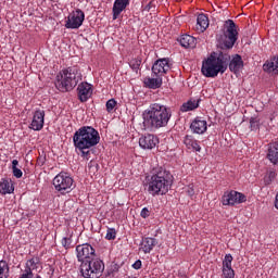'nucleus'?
Wrapping results in <instances>:
<instances>
[{
	"label": "nucleus",
	"mask_w": 278,
	"mask_h": 278,
	"mask_svg": "<svg viewBox=\"0 0 278 278\" xmlns=\"http://www.w3.org/2000/svg\"><path fill=\"white\" fill-rule=\"evenodd\" d=\"M73 142L76 151H84V149H92L101 142L99 130L92 126H83L75 131Z\"/></svg>",
	"instance_id": "obj_3"
},
{
	"label": "nucleus",
	"mask_w": 278,
	"mask_h": 278,
	"mask_svg": "<svg viewBox=\"0 0 278 278\" xmlns=\"http://www.w3.org/2000/svg\"><path fill=\"white\" fill-rule=\"evenodd\" d=\"M275 207L278 210V193L276 194Z\"/></svg>",
	"instance_id": "obj_46"
},
{
	"label": "nucleus",
	"mask_w": 278,
	"mask_h": 278,
	"mask_svg": "<svg viewBox=\"0 0 278 278\" xmlns=\"http://www.w3.org/2000/svg\"><path fill=\"white\" fill-rule=\"evenodd\" d=\"M147 180L148 192L149 194H152V197H160V194L164 195L168 192V188H170V180L166 179L164 176H147Z\"/></svg>",
	"instance_id": "obj_5"
},
{
	"label": "nucleus",
	"mask_w": 278,
	"mask_h": 278,
	"mask_svg": "<svg viewBox=\"0 0 278 278\" xmlns=\"http://www.w3.org/2000/svg\"><path fill=\"white\" fill-rule=\"evenodd\" d=\"M190 129L193 134H205L207 131V121L201 117H195L190 125Z\"/></svg>",
	"instance_id": "obj_16"
},
{
	"label": "nucleus",
	"mask_w": 278,
	"mask_h": 278,
	"mask_svg": "<svg viewBox=\"0 0 278 278\" xmlns=\"http://www.w3.org/2000/svg\"><path fill=\"white\" fill-rule=\"evenodd\" d=\"M207 27H210V18L207 17V15L203 13L199 14L197 17V25H195L197 31H200L201 34H203V31H205Z\"/></svg>",
	"instance_id": "obj_22"
},
{
	"label": "nucleus",
	"mask_w": 278,
	"mask_h": 278,
	"mask_svg": "<svg viewBox=\"0 0 278 278\" xmlns=\"http://www.w3.org/2000/svg\"><path fill=\"white\" fill-rule=\"evenodd\" d=\"M15 177H16L17 179H21V177H23V175H15Z\"/></svg>",
	"instance_id": "obj_47"
},
{
	"label": "nucleus",
	"mask_w": 278,
	"mask_h": 278,
	"mask_svg": "<svg viewBox=\"0 0 278 278\" xmlns=\"http://www.w3.org/2000/svg\"><path fill=\"white\" fill-rule=\"evenodd\" d=\"M12 170L13 175H23V170H21V166L18 165L17 160L12 161Z\"/></svg>",
	"instance_id": "obj_32"
},
{
	"label": "nucleus",
	"mask_w": 278,
	"mask_h": 278,
	"mask_svg": "<svg viewBox=\"0 0 278 278\" xmlns=\"http://www.w3.org/2000/svg\"><path fill=\"white\" fill-rule=\"evenodd\" d=\"M129 5V0H115L113 4V21H116L121 13Z\"/></svg>",
	"instance_id": "obj_19"
},
{
	"label": "nucleus",
	"mask_w": 278,
	"mask_h": 278,
	"mask_svg": "<svg viewBox=\"0 0 278 278\" xmlns=\"http://www.w3.org/2000/svg\"><path fill=\"white\" fill-rule=\"evenodd\" d=\"M78 99L81 103H86L90 97H92V85L88 83H81L77 87Z\"/></svg>",
	"instance_id": "obj_15"
},
{
	"label": "nucleus",
	"mask_w": 278,
	"mask_h": 278,
	"mask_svg": "<svg viewBox=\"0 0 278 278\" xmlns=\"http://www.w3.org/2000/svg\"><path fill=\"white\" fill-rule=\"evenodd\" d=\"M45 110L37 109L33 113L31 123L29 126V129H33V131H41V129L45 127Z\"/></svg>",
	"instance_id": "obj_11"
},
{
	"label": "nucleus",
	"mask_w": 278,
	"mask_h": 278,
	"mask_svg": "<svg viewBox=\"0 0 278 278\" xmlns=\"http://www.w3.org/2000/svg\"><path fill=\"white\" fill-rule=\"evenodd\" d=\"M116 105H117L116 100L110 99V100L106 102V104H105L106 112H109V113L114 112V108H116Z\"/></svg>",
	"instance_id": "obj_34"
},
{
	"label": "nucleus",
	"mask_w": 278,
	"mask_h": 278,
	"mask_svg": "<svg viewBox=\"0 0 278 278\" xmlns=\"http://www.w3.org/2000/svg\"><path fill=\"white\" fill-rule=\"evenodd\" d=\"M250 129L251 131H257V129H260V119L252 117L250 119Z\"/></svg>",
	"instance_id": "obj_31"
},
{
	"label": "nucleus",
	"mask_w": 278,
	"mask_h": 278,
	"mask_svg": "<svg viewBox=\"0 0 278 278\" xmlns=\"http://www.w3.org/2000/svg\"><path fill=\"white\" fill-rule=\"evenodd\" d=\"M150 214H151V212L149 211V208L144 207V208H142L140 215L142 218H149Z\"/></svg>",
	"instance_id": "obj_40"
},
{
	"label": "nucleus",
	"mask_w": 278,
	"mask_h": 278,
	"mask_svg": "<svg viewBox=\"0 0 278 278\" xmlns=\"http://www.w3.org/2000/svg\"><path fill=\"white\" fill-rule=\"evenodd\" d=\"M238 41V26L233 20H227L224 23L223 34L217 36V47L222 49L219 52H213L202 62L201 73L204 77H218V73H225L229 66V49H233V45Z\"/></svg>",
	"instance_id": "obj_1"
},
{
	"label": "nucleus",
	"mask_w": 278,
	"mask_h": 278,
	"mask_svg": "<svg viewBox=\"0 0 278 278\" xmlns=\"http://www.w3.org/2000/svg\"><path fill=\"white\" fill-rule=\"evenodd\" d=\"M157 144H160V139L155 135L148 134L139 138L141 149H155Z\"/></svg>",
	"instance_id": "obj_13"
},
{
	"label": "nucleus",
	"mask_w": 278,
	"mask_h": 278,
	"mask_svg": "<svg viewBox=\"0 0 278 278\" xmlns=\"http://www.w3.org/2000/svg\"><path fill=\"white\" fill-rule=\"evenodd\" d=\"M244 68V61L240 54H235L231 60H229V71L231 73H240V70Z\"/></svg>",
	"instance_id": "obj_17"
},
{
	"label": "nucleus",
	"mask_w": 278,
	"mask_h": 278,
	"mask_svg": "<svg viewBox=\"0 0 278 278\" xmlns=\"http://www.w3.org/2000/svg\"><path fill=\"white\" fill-rule=\"evenodd\" d=\"M104 270L105 264L97 256L80 264V273L85 278H100Z\"/></svg>",
	"instance_id": "obj_6"
},
{
	"label": "nucleus",
	"mask_w": 278,
	"mask_h": 278,
	"mask_svg": "<svg viewBox=\"0 0 278 278\" xmlns=\"http://www.w3.org/2000/svg\"><path fill=\"white\" fill-rule=\"evenodd\" d=\"M53 186L55 190L62 192V190H68V188L73 187V179L71 176L56 175L53 178Z\"/></svg>",
	"instance_id": "obj_12"
},
{
	"label": "nucleus",
	"mask_w": 278,
	"mask_h": 278,
	"mask_svg": "<svg viewBox=\"0 0 278 278\" xmlns=\"http://www.w3.org/2000/svg\"><path fill=\"white\" fill-rule=\"evenodd\" d=\"M132 268H135V270H140V268H142V261L138 260L132 264Z\"/></svg>",
	"instance_id": "obj_42"
},
{
	"label": "nucleus",
	"mask_w": 278,
	"mask_h": 278,
	"mask_svg": "<svg viewBox=\"0 0 278 278\" xmlns=\"http://www.w3.org/2000/svg\"><path fill=\"white\" fill-rule=\"evenodd\" d=\"M98 168H99V165L97 163L90 162L88 164V170H89V173H92L93 175L97 173Z\"/></svg>",
	"instance_id": "obj_37"
},
{
	"label": "nucleus",
	"mask_w": 278,
	"mask_h": 278,
	"mask_svg": "<svg viewBox=\"0 0 278 278\" xmlns=\"http://www.w3.org/2000/svg\"><path fill=\"white\" fill-rule=\"evenodd\" d=\"M128 64L134 73H138L140 71V66L142 65V59L140 56L131 59Z\"/></svg>",
	"instance_id": "obj_28"
},
{
	"label": "nucleus",
	"mask_w": 278,
	"mask_h": 278,
	"mask_svg": "<svg viewBox=\"0 0 278 278\" xmlns=\"http://www.w3.org/2000/svg\"><path fill=\"white\" fill-rule=\"evenodd\" d=\"M188 194H189V197H192L194 194V189H189Z\"/></svg>",
	"instance_id": "obj_45"
},
{
	"label": "nucleus",
	"mask_w": 278,
	"mask_h": 278,
	"mask_svg": "<svg viewBox=\"0 0 278 278\" xmlns=\"http://www.w3.org/2000/svg\"><path fill=\"white\" fill-rule=\"evenodd\" d=\"M151 175H170V172L166 170V167L156 165L152 168Z\"/></svg>",
	"instance_id": "obj_30"
},
{
	"label": "nucleus",
	"mask_w": 278,
	"mask_h": 278,
	"mask_svg": "<svg viewBox=\"0 0 278 278\" xmlns=\"http://www.w3.org/2000/svg\"><path fill=\"white\" fill-rule=\"evenodd\" d=\"M143 84L147 88H150L151 90H157V88H162V76L153 75V78L146 77Z\"/></svg>",
	"instance_id": "obj_18"
},
{
	"label": "nucleus",
	"mask_w": 278,
	"mask_h": 278,
	"mask_svg": "<svg viewBox=\"0 0 278 278\" xmlns=\"http://www.w3.org/2000/svg\"><path fill=\"white\" fill-rule=\"evenodd\" d=\"M170 71V61L166 58L156 60L152 65V75L163 77Z\"/></svg>",
	"instance_id": "obj_10"
},
{
	"label": "nucleus",
	"mask_w": 278,
	"mask_h": 278,
	"mask_svg": "<svg viewBox=\"0 0 278 278\" xmlns=\"http://www.w3.org/2000/svg\"><path fill=\"white\" fill-rule=\"evenodd\" d=\"M223 276L225 278H235L236 273L233 271V268H231V267L223 268Z\"/></svg>",
	"instance_id": "obj_35"
},
{
	"label": "nucleus",
	"mask_w": 278,
	"mask_h": 278,
	"mask_svg": "<svg viewBox=\"0 0 278 278\" xmlns=\"http://www.w3.org/2000/svg\"><path fill=\"white\" fill-rule=\"evenodd\" d=\"M77 260L81 264L86 262H90V260H94L97 257V253H94V248L92 245L85 243L76 247Z\"/></svg>",
	"instance_id": "obj_8"
},
{
	"label": "nucleus",
	"mask_w": 278,
	"mask_h": 278,
	"mask_svg": "<svg viewBox=\"0 0 278 278\" xmlns=\"http://www.w3.org/2000/svg\"><path fill=\"white\" fill-rule=\"evenodd\" d=\"M37 164H39V166L42 165V164H45V159H40V157H39V159L37 160Z\"/></svg>",
	"instance_id": "obj_43"
},
{
	"label": "nucleus",
	"mask_w": 278,
	"mask_h": 278,
	"mask_svg": "<svg viewBox=\"0 0 278 278\" xmlns=\"http://www.w3.org/2000/svg\"><path fill=\"white\" fill-rule=\"evenodd\" d=\"M156 244L157 239L147 237L142 239L140 250L143 251V253H151L153 247H156Z\"/></svg>",
	"instance_id": "obj_23"
},
{
	"label": "nucleus",
	"mask_w": 278,
	"mask_h": 278,
	"mask_svg": "<svg viewBox=\"0 0 278 278\" xmlns=\"http://www.w3.org/2000/svg\"><path fill=\"white\" fill-rule=\"evenodd\" d=\"M247 201V195L238 191H226L222 198L223 205H236L244 203Z\"/></svg>",
	"instance_id": "obj_9"
},
{
	"label": "nucleus",
	"mask_w": 278,
	"mask_h": 278,
	"mask_svg": "<svg viewBox=\"0 0 278 278\" xmlns=\"http://www.w3.org/2000/svg\"><path fill=\"white\" fill-rule=\"evenodd\" d=\"M144 10H146L147 12H150V11H151V2L146 5Z\"/></svg>",
	"instance_id": "obj_44"
},
{
	"label": "nucleus",
	"mask_w": 278,
	"mask_h": 278,
	"mask_svg": "<svg viewBox=\"0 0 278 278\" xmlns=\"http://www.w3.org/2000/svg\"><path fill=\"white\" fill-rule=\"evenodd\" d=\"M81 81V72L77 65L66 67L59 72L55 78V87L60 92H71Z\"/></svg>",
	"instance_id": "obj_4"
},
{
	"label": "nucleus",
	"mask_w": 278,
	"mask_h": 278,
	"mask_svg": "<svg viewBox=\"0 0 278 278\" xmlns=\"http://www.w3.org/2000/svg\"><path fill=\"white\" fill-rule=\"evenodd\" d=\"M14 192V184L12 179L3 178L0 181V194H12Z\"/></svg>",
	"instance_id": "obj_25"
},
{
	"label": "nucleus",
	"mask_w": 278,
	"mask_h": 278,
	"mask_svg": "<svg viewBox=\"0 0 278 278\" xmlns=\"http://www.w3.org/2000/svg\"><path fill=\"white\" fill-rule=\"evenodd\" d=\"M173 116L169 106L160 103L151 104L142 114L143 129L146 131H157L166 127Z\"/></svg>",
	"instance_id": "obj_2"
},
{
	"label": "nucleus",
	"mask_w": 278,
	"mask_h": 278,
	"mask_svg": "<svg viewBox=\"0 0 278 278\" xmlns=\"http://www.w3.org/2000/svg\"><path fill=\"white\" fill-rule=\"evenodd\" d=\"M273 179H275L274 175H267L264 177V184L265 186H270L273 184Z\"/></svg>",
	"instance_id": "obj_39"
},
{
	"label": "nucleus",
	"mask_w": 278,
	"mask_h": 278,
	"mask_svg": "<svg viewBox=\"0 0 278 278\" xmlns=\"http://www.w3.org/2000/svg\"><path fill=\"white\" fill-rule=\"evenodd\" d=\"M84 21H86V13L77 9L67 16L65 27L66 29H79L84 25Z\"/></svg>",
	"instance_id": "obj_7"
},
{
	"label": "nucleus",
	"mask_w": 278,
	"mask_h": 278,
	"mask_svg": "<svg viewBox=\"0 0 278 278\" xmlns=\"http://www.w3.org/2000/svg\"><path fill=\"white\" fill-rule=\"evenodd\" d=\"M200 101L201 100H189L180 106V111L192 112V110H197V108H199Z\"/></svg>",
	"instance_id": "obj_27"
},
{
	"label": "nucleus",
	"mask_w": 278,
	"mask_h": 278,
	"mask_svg": "<svg viewBox=\"0 0 278 278\" xmlns=\"http://www.w3.org/2000/svg\"><path fill=\"white\" fill-rule=\"evenodd\" d=\"M42 270V265L40 264V260L38 257L30 258L26 263L25 274L29 277H36L38 273Z\"/></svg>",
	"instance_id": "obj_14"
},
{
	"label": "nucleus",
	"mask_w": 278,
	"mask_h": 278,
	"mask_svg": "<svg viewBox=\"0 0 278 278\" xmlns=\"http://www.w3.org/2000/svg\"><path fill=\"white\" fill-rule=\"evenodd\" d=\"M263 70L267 73H278V56H275L271 61L263 65Z\"/></svg>",
	"instance_id": "obj_26"
},
{
	"label": "nucleus",
	"mask_w": 278,
	"mask_h": 278,
	"mask_svg": "<svg viewBox=\"0 0 278 278\" xmlns=\"http://www.w3.org/2000/svg\"><path fill=\"white\" fill-rule=\"evenodd\" d=\"M179 43L185 49H194L197 47V38L190 35H182L179 38Z\"/></svg>",
	"instance_id": "obj_24"
},
{
	"label": "nucleus",
	"mask_w": 278,
	"mask_h": 278,
	"mask_svg": "<svg viewBox=\"0 0 278 278\" xmlns=\"http://www.w3.org/2000/svg\"><path fill=\"white\" fill-rule=\"evenodd\" d=\"M184 144L187 147V149L201 153V146L199 144V141L194 139V136L186 135L184 138Z\"/></svg>",
	"instance_id": "obj_20"
},
{
	"label": "nucleus",
	"mask_w": 278,
	"mask_h": 278,
	"mask_svg": "<svg viewBox=\"0 0 278 278\" xmlns=\"http://www.w3.org/2000/svg\"><path fill=\"white\" fill-rule=\"evenodd\" d=\"M267 160L271 164H278V141L268 144Z\"/></svg>",
	"instance_id": "obj_21"
},
{
	"label": "nucleus",
	"mask_w": 278,
	"mask_h": 278,
	"mask_svg": "<svg viewBox=\"0 0 278 278\" xmlns=\"http://www.w3.org/2000/svg\"><path fill=\"white\" fill-rule=\"evenodd\" d=\"M81 153V157H85V160L90 159V149H84V150H78Z\"/></svg>",
	"instance_id": "obj_38"
},
{
	"label": "nucleus",
	"mask_w": 278,
	"mask_h": 278,
	"mask_svg": "<svg viewBox=\"0 0 278 278\" xmlns=\"http://www.w3.org/2000/svg\"><path fill=\"white\" fill-rule=\"evenodd\" d=\"M62 244L65 249H68L71 247V239L70 238H63L62 239Z\"/></svg>",
	"instance_id": "obj_41"
},
{
	"label": "nucleus",
	"mask_w": 278,
	"mask_h": 278,
	"mask_svg": "<svg viewBox=\"0 0 278 278\" xmlns=\"http://www.w3.org/2000/svg\"><path fill=\"white\" fill-rule=\"evenodd\" d=\"M105 239L106 240H115L116 239V229L108 228Z\"/></svg>",
	"instance_id": "obj_36"
},
{
	"label": "nucleus",
	"mask_w": 278,
	"mask_h": 278,
	"mask_svg": "<svg viewBox=\"0 0 278 278\" xmlns=\"http://www.w3.org/2000/svg\"><path fill=\"white\" fill-rule=\"evenodd\" d=\"M8 273H10V266H8V262L0 261V278H8Z\"/></svg>",
	"instance_id": "obj_29"
},
{
	"label": "nucleus",
	"mask_w": 278,
	"mask_h": 278,
	"mask_svg": "<svg viewBox=\"0 0 278 278\" xmlns=\"http://www.w3.org/2000/svg\"><path fill=\"white\" fill-rule=\"evenodd\" d=\"M231 262H233V256H231V254H226L223 261V268H231Z\"/></svg>",
	"instance_id": "obj_33"
}]
</instances>
